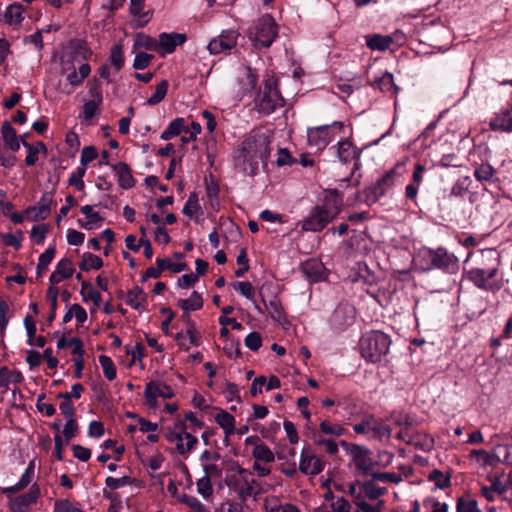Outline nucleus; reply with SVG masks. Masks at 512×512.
<instances>
[{"label": "nucleus", "mask_w": 512, "mask_h": 512, "mask_svg": "<svg viewBox=\"0 0 512 512\" xmlns=\"http://www.w3.org/2000/svg\"><path fill=\"white\" fill-rule=\"evenodd\" d=\"M103 102L96 100H88L83 105L82 115L85 120H91L99 111V107Z\"/></svg>", "instance_id": "13d9d810"}, {"label": "nucleus", "mask_w": 512, "mask_h": 512, "mask_svg": "<svg viewBox=\"0 0 512 512\" xmlns=\"http://www.w3.org/2000/svg\"><path fill=\"white\" fill-rule=\"evenodd\" d=\"M113 170L118 177L119 185L124 189H129L134 186V178L131 169L124 162H119L113 166Z\"/></svg>", "instance_id": "cd10ccee"}, {"label": "nucleus", "mask_w": 512, "mask_h": 512, "mask_svg": "<svg viewBox=\"0 0 512 512\" xmlns=\"http://www.w3.org/2000/svg\"><path fill=\"white\" fill-rule=\"evenodd\" d=\"M215 421L224 430L227 436L235 432V419L230 413L226 411L218 413L215 416Z\"/></svg>", "instance_id": "72a5a7b5"}, {"label": "nucleus", "mask_w": 512, "mask_h": 512, "mask_svg": "<svg viewBox=\"0 0 512 512\" xmlns=\"http://www.w3.org/2000/svg\"><path fill=\"white\" fill-rule=\"evenodd\" d=\"M197 492L203 498H209L212 495L213 487L208 476H203L197 481Z\"/></svg>", "instance_id": "052dcab7"}, {"label": "nucleus", "mask_w": 512, "mask_h": 512, "mask_svg": "<svg viewBox=\"0 0 512 512\" xmlns=\"http://www.w3.org/2000/svg\"><path fill=\"white\" fill-rule=\"evenodd\" d=\"M1 134L5 148L13 152L18 151L20 148V143L23 144V141H25L22 136L17 135L16 130L8 121L3 123Z\"/></svg>", "instance_id": "4be33fe9"}, {"label": "nucleus", "mask_w": 512, "mask_h": 512, "mask_svg": "<svg viewBox=\"0 0 512 512\" xmlns=\"http://www.w3.org/2000/svg\"><path fill=\"white\" fill-rule=\"evenodd\" d=\"M239 33L233 29L223 30L222 33L213 38L207 45L211 54H220L222 52L230 51L235 47Z\"/></svg>", "instance_id": "9b49d317"}, {"label": "nucleus", "mask_w": 512, "mask_h": 512, "mask_svg": "<svg viewBox=\"0 0 512 512\" xmlns=\"http://www.w3.org/2000/svg\"><path fill=\"white\" fill-rule=\"evenodd\" d=\"M495 450L502 455L501 462L506 465H512V445L511 444H496Z\"/></svg>", "instance_id": "69168bd1"}, {"label": "nucleus", "mask_w": 512, "mask_h": 512, "mask_svg": "<svg viewBox=\"0 0 512 512\" xmlns=\"http://www.w3.org/2000/svg\"><path fill=\"white\" fill-rule=\"evenodd\" d=\"M58 398L63 399L59 409L66 419H72L75 416V408L67 394H58Z\"/></svg>", "instance_id": "5fc2aeb1"}, {"label": "nucleus", "mask_w": 512, "mask_h": 512, "mask_svg": "<svg viewBox=\"0 0 512 512\" xmlns=\"http://www.w3.org/2000/svg\"><path fill=\"white\" fill-rule=\"evenodd\" d=\"M344 124L335 121L332 124L308 128L307 139L310 147L323 150L336 135L343 133Z\"/></svg>", "instance_id": "39448f33"}, {"label": "nucleus", "mask_w": 512, "mask_h": 512, "mask_svg": "<svg viewBox=\"0 0 512 512\" xmlns=\"http://www.w3.org/2000/svg\"><path fill=\"white\" fill-rule=\"evenodd\" d=\"M373 480L381 481V482H390V483H399L402 481L401 475L395 472H373L372 473Z\"/></svg>", "instance_id": "e2e57ef3"}, {"label": "nucleus", "mask_w": 512, "mask_h": 512, "mask_svg": "<svg viewBox=\"0 0 512 512\" xmlns=\"http://www.w3.org/2000/svg\"><path fill=\"white\" fill-rule=\"evenodd\" d=\"M260 493L261 486L253 474H251L234 494L238 500L246 502L251 497L256 499Z\"/></svg>", "instance_id": "6ab92c4d"}, {"label": "nucleus", "mask_w": 512, "mask_h": 512, "mask_svg": "<svg viewBox=\"0 0 512 512\" xmlns=\"http://www.w3.org/2000/svg\"><path fill=\"white\" fill-rule=\"evenodd\" d=\"M256 104L259 111L266 115L273 113L276 108L283 106L284 99L277 90L276 83L273 80L265 82L258 95Z\"/></svg>", "instance_id": "6e6552de"}, {"label": "nucleus", "mask_w": 512, "mask_h": 512, "mask_svg": "<svg viewBox=\"0 0 512 512\" xmlns=\"http://www.w3.org/2000/svg\"><path fill=\"white\" fill-rule=\"evenodd\" d=\"M362 486L365 495L370 499H377L386 492V488L377 487L371 481L364 482Z\"/></svg>", "instance_id": "0e129e2a"}, {"label": "nucleus", "mask_w": 512, "mask_h": 512, "mask_svg": "<svg viewBox=\"0 0 512 512\" xmlns=\"http://www.w3.org/2000/svg\"><path fill=\"white\" fill-rule=\"evenodd\" d=\"M177 305L184 311V313L188 317V313L190 311H196L202 308L203 299L201 294H199L197 291H193L189 298L179 299L177 301Z\"/></svg>", "instance_id": "c756f323"}, {"label": "nucleus", "mask_w": 512, "mask_h": 512, "mask_svg": "<svg viewBox=\"0 0 512 512\" xmlns=\"http://www.w3.org/2000/svg\"><path fill=\"white\" fill-rule=\"evenodd\" d=\"M482 257L486 258L488 263L467 271L466 278L481 290L499 291L502 287L501 281L496 279L500 265L499 255L495 250L489 249L482 252Z\"/></svg>", "instance_id": "7ed1b4c3"}, {"label": "nucleus", "mask_w": 512, "mask_h": 512, "mask_svg": "<svg viewBox=\"0 0 512 512\" xmlns=\"http://www.w3.org/2000/svg\"><path fill=\"white\" fill-rule=\"evenodd\" d=\"M489 128L495 132H512V105L496 113L489 121Z\"/></svg>", "instance_id": "dca6fc26"}, {"label": "nucleus", "mask_w": 512, "mask_h": 512, "mask_svg": "<svg viewBox=\"0 0 512 512\" xmlns=\"http://www.w3.org/2000/svg\"><path fill=\"white\" fill-rule=\"evenodd\" d=\"M24 377L22 373L6 366L0 367V389H8L10 384L22 383Z\"/></svg>", "instance_id": "bb28decb"}, {"label": "nucleus", "mask_w": 512, "mask_h": 512, "mask_svg": "<svg viewBox=\"0 0 512 512\" xmlns=\"http://www.w3.org/2000/svg\"><path fill=\"white\" fill-rule=\"evenodd\" d=\"M393 43V38L389 35H368L366 36V45L371 50L385 51Z\"/></svg>", "instance_id": "7c9ffc66"}, {"label": "nucleus", "mask_w": 512, "mask_h": 512, "mask_svg": "<svg viewBox=\"0 0 512 512\" xmlns=\"http://www.w3.org/2000/svg\"><path fill=\"white\" fill-rule=\"evenodd\" d=\"M456 512H480V510L478 509L477 501H464L462 499H459L457 503Z\"/></svg>", "instance_id": "774afa93"}, {"label": "nucleus", "mask_w": 512, "mask_h": 512, "mask_svg": "<svg viewBox=\"0 0 512 512\" xmlns=\"http://www.w3.org/2000/svg\"><path fill=\"white\" fill-rule=\"evenodd\" d=\"M81 295L84 301L91 300L96 306L101 303L100 293L88 281L81 282Z\"/></svg>", "instance_id": "e433bc0d"}, {"label": "nucleus", "mask_w": 512, "mask_h": 512, "mask_svg": "<svg viewBox=\"0 0 512 512\" xmlns=\"http://www.w3.org/2000/svg\"><path fill=\"white\" fill-rule=\"evenodd\" d=\"M324 468L322 460L311 454L308 450H302L300 456L299 469L306 475L319 474Z\"/></svg>", "instance_id": "f3484780"}, {"label": "nucleus", "mask_w": 512, "mask_h": 512, "mask_svg": "<svg viewBox=\"0 0 512 512\" xmlns=\"http://www.w3.org/2000/svg\"><path fill=\"white\" fill-rule=\"evenodd\" d=\"M471 456L475 457L478 461L482 460L485 466H495L496 463L501 462V455L497 452L496 454H489L485 450H472Z\"/></svg>", "instance_id": "58836bf2"}, {"label": "nucleus", "mask_w": 512, "mask_h": 512, "mask_svg": "<svg viewBox=\"0 0 512 512\" xmlns=\"http://www.w3.org/2000/svg\"><path fill=\"white\" fill-rule=\"evenodd\" d=\"M353 461L357 469L364 475H372L376 462L371 458L368 449L357 448L353 454Z\"/></svg>", "instance_id": "aec40b11"}, {"label": "nucleus", "mask_w": 512, "mask_h": 512, "mask_svg": "<svg viewBox=\"0 0 512 512\" xmlns=\"http://www.w3.org/2000/svg\"><path fill=\"white\" fill-rule=\"evenodd\" d=\"M99 362L105 378L109 381L114 380L116 378V367L112 359L106 355H101L99 356Z\"/></svg>", "instance_id": "79ce46f5"}, {"label": "nucleus", "mask_w": 512, "mask_h": 512, "mask_svg": "<svg viewBox=\"0 0 512 512\" xmlns=\"http://www.w3.org/2000/svg\"><path fill=\"white\" fill-rule=\"evenodd\" d=\"M48 232V226L45 224L36 225L31 230V238L36 244H42Z\"/></svg>", "instance_id": "338daca9"}, {"label": "nucleus", "mask_w": 512, "mask_h": 512, "mask_svg": "<svg viewBox=\"0 0 512 512\" xmlns=\"http://www.w3.org/2000/svg\"><path fill=\"white\" fill-rule=\"evenodd\" d=\"M86 173V167L83 165H80L75 172L71 174V176L68 179V183L71 186H74L78 191H81L84 189V181L83 177Z\"/></svg>", "instance_id": "8fccbe9b"}, {"label": "nucleus", "mask_w": 512, "mask_h": 512, "mask_svg": "<svg viewBox=\"0 0 512 512\" xmlns=\"http://www.w3.org/2000/svg\"><path fill=\"white\" fill-rule=\"evenodd\" d=\"M277 36L275 20L270 15H264L256 23L250 38L256 47L268 48Z\"/></svg>", "instance_id": "0eeeda50"}, {"label": "nucleus", "mask_w": 512, "mask_h": 512, "mask_svg": "<svg viewBox=\"0 0 512 512\" xmlns=\"http://www.w3.org/2000/svg\"><path fill=\"white\" fill-rule=\"evenodd\" d=\"M74 273V267L69 258H62L49 277L51 285H56L62 280L70 278Z\"/></svg>", "instance_id": "b1692460"}, {"label": "nucleus", "mask_w": 512, "mask_h": 512, "mask_svg": "<svg viewBox=\"0 0 512 512\" xmlns=\"http://www.w3.org/2000/svg\"><path fill=\"white\" fill-rule=\"evenodd\" d=\"M494 171V168L490 164H481L475 169L474 176L480 182L488 181L492 178Z\"/></svg>", "instance_id": "bf43d9fd"}, {"label": "nucleus", "mask_w": 512, "mask_h": 512, "mask_svg": "<svg viewBox=\"0 0 512 512\" xmlns=\"http://www.w3.org/2000/svg\"><path fill=\"white\" fill-rule=\"evenodd\" d=\"M272 136L265 131H252L234 154V167L247 176H255L259 166H266L271 153Z\"/></svg>", "instance_id": "f257e3e1"}, {"label": "nucleus", "mask_w": 512, "mask_h": 512, "mask_svg": "<svg viewBox=\"0 0 512 512\" xmlns=\"http://www.w3.org/2000/svg\"><path fill=\"white\" fill-rule=\"evenodd\" d=\"M354 308L349 305L338 306L331 317V324L337 330H343L354 320Z\"/></svg>", "instance_id": "a211bd4d"}, {"label": "nucleus", "mask_w": 512, "mask_h": 512, "mask_svg": "<svg viewBox=\"0 0 512 512\" xmlns=\"http://www.w3.org/2000/svg\"><path fill=\"white\" fill-rule=\"evenodd\" d=\"M373 435L378 438H389L391 434L390 427L384 422L377 420L375 417L373 418L372 430Z\"/></svg>", "instance_id": "4d7b16f0"}, {"label": "nucleus", "mask_w": 512, "mask_h": 512, "mask_svg": "<svg viewBox=\"0 0 512 512\" xmlns=\"http://www.w3.org/2000/svg\"><path fill=\"white\" fill-rule=\"evenodd\" d=\"M147 295L144 290L135 286L130 289L125 297V303L135 310H143L146 307Z\"/></svg>", "instance_id": "a878e982"}, {"label": "nucleus", "mask_w": 512, "mask_h": 512, "mask_svg": "<svg viewBox=\"0 0 512 512\" xmlns=\"http://www.w3.org/2000/svg\"><path fill=\"white\" fill-rule=\"evenodd\" d=\"M232 287L245 298L253 300L255 289L250 282L236 281L232 283Z\"/></svg>", "instance_id": "603ef678"}, {"label": "nucleus", "mask_w": 512, "mask_h": 512, "mask_svg": "<svg viewBox=\"0 0 512 512\" xmlns=\"http://www.w3.org/2000/svg\"><path fill=\"white\" fill-rule=\"evenodd\" d=\"M23 146L28 151V154L25 158V163L27 166L34 165L36 163V161L38 160V157H37V154L39 153L38 147H40L42 150H44L46 152V147L42 142H38L37 146H34V145L27 143L26 141H23Z\"/></svg>", "instance_id": "a18cd8bd"}, {"label": "nucleus", "mask_w": 512, "mask_h": 512, "mask_svg": "<svg viewBox=\"0 0 512 512\" xmlns=\"http://www.w3.org/2000/svg\"><path fill=\"white\" fill-rule=\"evenodd\" d=\"M251 474L252 472L236 465L232 467L230 472L226 475L225 483L230 491L235 493Z\"/></svg>", "instance_id": "412c9836"}, {"label": "nucleus", "mask_w": 512, "mask_h": 512, "mask_svg": "<svg viewBox=\"0 0 512 512\" xmlns=\"http://www.w3.org/2000/svg\"><path fill=\"white\" fill-rule=\"evenodd\" d=\"M165 262H166V259H160V258H158V259L156 260L157 267H156V268H154V267H149V268L145 271L144 275L142 276L141 281H142V282H145V281H147L149 278H154V279L159 278V277L161 276L162 272H163V271H164V269H165Z\"/></svg>", "instance_id": "6e6d98bb"}, {"label": "nucleus", "mask_w": 512, "mask_h": 512, "mask_svg": "<svg viewBox=\"0 0 512 512\" xmlns=\"http://www.w3.org/2000/svg\"><path fill=\"white\" fill-rule=\"evenodd\" d=\"M330 150L334 151L339 161L342 162L343 164H347L352 161L354 162L351 175H353V173L359 169L360 152L348 139L344 138L339 140L336 145L330 148Z\"/></svg>", "instance_id": "9d476101"}, {"label": "nucleus", "mask_w": 512, "mask_h": 512, "mask_svg": "<svg viewBox=\"0 0 512 512\" xmlns=\"http://www.w3.org/2000/svg\"><path fill=\"white\" fill-rule=\"evenodd\" d=\"M103 267V260L90 252L82 255V261L79 263V268L82 271H89L90 269L98 270Z\"/></svg>", "instance_id": "473e14b6"}, {"label": "nucleus", "mask_w": 512, "mask_h": 512, "mask_svg": "<svg viewBox=\"0 0 512 512\" xmlns=\"http://www.w3.org/2000/svg\"><path fill=\"white\" fill-rule=\"evenodd\" d=\"M65 345H73L72 354L75 355L73 362L75 365V376L76 378H80L82 376V371L84 369V349L83 342L77 338L66 339L65 337H61L57 341V348L62 349L65 348Z\"/></svg>", "instance_id": "ddd939ff"}, {"label": "nucleus", "mask_w": 512, "mask_h": 512, "mask_svg": "<svg viewBox=\"0 0 512 512\" xmlns=\"http://www.w3.org/2000/svg\"><path fill=\"white\" fill-rule=\"evenodd\" d=\"M342 206L343 196L338 190L326 191L322 203L314 206L308 216L302 220V230L309 232L322 231L338 216Z\"/></svg>", "instance_id": "f03ea898"}, {"label": "nucleus", "mask_w": 512, "mask_h": 512, "mask_svg": "<svg viewBox=\"0 0 512 512\" xmlns=\"http://www.w3.org/2000/svg\"><path fill=\"white\" fill-rule=\"evenodd\" d=\"M144 395L148 405L154 407L157 397L169 399L174 396V392L172 388L164 382L151 381L146 385Z\"/></svg>", "instance_id": "4468645a"}, {"label": "nucleus", "mask_w": 512, "mask_h": 512, "mask_svg": "<svg viewBox=\"0 0 512 512\" xmlns=\"http://www.w3.org/2000/svg\"><path fill=\"white\" fill-rule=\"evenodd\" d=\"M390 337L377 330L365 333L359 342L361 356L368 362L377 363L388 353Z\"/></svg>", "instance_id": "20e7f679"}, {"label": "nucleus", "mask_w": 512, "mask_h": 512, "mask_svg": "<svg viewBox=\"0 0 512 512\" xmlns=\"http://www.w3.org/2000/svg\"><path fill=\"white\" fill-rule=\"evenodd\" d=\"M186 40V34L183 33H161L159 35V54L164 56L174 52L175 49L184 44Z\"/></svg>", "instance_id": "2eb2a0df"}, {"label": "nucleus", "mask_w": 512, "mask_h": 512, "mask_svg": "<svg viewBox=\"0 0 512 512\" xmlns=\"http://www.w3.org/2000/svg\"><path fill=\"white\" fill-rule=\"evenodd\" d=\"M24 9L19 3L9 5L4 13L5 22L9 25H18L23 19Z\"/></svg>", "instance_id": "2f4dec72"}, {"label": "nucleus", "mask_w": 512, "mask_h": 512, "mask_svg": "<svg viewBox=\"0 0 512 512\" xmlns=\"http://www.w3.org/2000/svg\"><path fill=\"white\" fill-rule=\"evenodd\" d=\"M109 59L118 71L124 66L125 58L122 45L116 44L112 47Z\"/></svg>", "instance_id": "de8ad7c7"}, {"label": "nucleus", "mask_w": 512, "mask_h": 512, "mask_svg": "<svg viewBox=\"0 0 512 512\" xmlns=\"http://www.w3.org/2000/svg\"><path fill=\"white\" fill-rule=\"evenodd\" d=\"M373 86L382 92L396 93L397 91L393 75L389 72H385L378 80L374 82Z\"/></svg>", "instance_id": "c9c22d12"}, {"label": "nucleus", "mask_w": 512, "mask_h": 512, "mask_svg": "<svg viewBox=\"0 0 512 512\" xmlns=\"http://www.w3.org/2000/svg\"><path fill=\"white\" fill-rule=\"evenodd\" d=\"M81 212L87 217L88 221L86 223H82L81 226L86 229H91L92 225L100 222L102 217L98 212L93 211V207L91 205H84L81 207Z\"/></svg>", "instance_id": "09e8293b"}, {"label": "nucleus", "mask_w": 512, "mask_h": 512, "mask_svg": "<svg viewBox=\"0 0 512 512\" xmlns=\"http://www.w3.org/2000/svg\"><path fill=\"white\" fill-rule=\"evenodd\" d=\"M136 44L140 47L155 51L159 54V39H155L144 34H139L137 36Z\"/></svg>", "instance_id": "3c124183"}, {"label": "nucleus", "mask_w": 512, "mask_h": 512, "mask_svg": "<svg viewBox=\"0 0 512 512\" xmlns=\"http://www.w3.org/2000/svg\"><path fill=\"white\" fill-rule=\"evenodd\" d=\"M186 430L185 421L178 420L172 427L168 428L166 433V439L170 443H175V448L181 455L191 452L198 443V439Z\"/></svg>", "instance_id": "423d86ee"}, {"label": "nucleus", "mask_w": 512, "mask_h": 512, "mask_svg": "<svg viewBox=\"0 0 512 512\" xmlns=\"http://www.w3.org/2000/svg\"><path fill=\"white\" fill-rule=\"evenodd\" d=\"M265 512H301L294 504L281 503L277 497H267L264 501Z\"/></svg>", "instance_id": "c85d7f7f"}, {"label": "nucleus", "mask_w": 512, "mask_h": 512, "mask_svg": "<svg viewBox=\"0 0 512 512\" xmlns=\"http://www.w3.org/2000/svg\"><path fill=\"white\" fill-rule=\"evenodd\" d=\"M91 67L88 63H83L78 68V71L71 63H63L62 73L66 74V80L70 85L71 89L67 93H71L74 88L80 86L83 81L89 76Z\"/></svg>", "instance_id": "f8f14e48"}, {"label": "nucleus", "mask_w": 512, "mask_h": 512, "mask_svg": "<svg viewBox=\"0 0 512 512\" xmlns=\"http://www.w3.org/2000/svg\"><path fill=\"white\" fill-rule=\"evenodd\" d=\"M168 90V81L162 80L155 89V92L151 97L147 99V104L150 106H154L160 103L166 96Z\"/></svg>", "instance_id": "37998d69"}, {"label": "nucleus", "mask_w": 512, "mask_h": 512, "mask_svg": "<svg viewBox=\"0 0 512 512\" xmlns=\"http://www.w3.org/2000/svg\"><path fill=\"white\" fill-rule=\"evenodd\" d=\"M428 480L434 482L435 488L437 489H445L448 487V474H443L438 469H434L428 474Z\"/></svg>", "instance_id": "864d4df0"}, {"label": "nucleus", "mask_w": 512, "mask_h": 512, "mask_svg": "<svg viewBox=\"0 0 512 512\" xmlns=\"http://www.w3.org/2000/svg\"><path fill=\"white\" fill-rule=\"evenodd\" d=\"M320 430L324 434L334 436H342L345 433V429L342 426L338 424H332L326 420L320 423Z\"/></svg>", "instance_id": "680f3d73"}, {"label": "nucleus", "mask_w": 512, "mask_h": 512, "mask_svg": "<svg viewBox=\"0 0 512 512\" xmlns=\"http://www.w3.org/2000/svg\"><path fill=\"white\" fill-rule=\"evenodd\" d=\"M38 490H30L10 501V509L12 512H29L31 504L35 503L38 499Z\"/></svg>", "instance_id": "5701e85b"}, {"label": "nucleus", "mask_w": 512, "mask_h": 512, "mask_svg": "<svg viewBox=\"0 0 512 512\" xmlns=\"http://www.w3.org/2000/svg\"><path fill=\"white\" fill-rule=\"evenodd\" d=\"M55 248L54 247H48L40 256L38 259L37 264V275L40 277L42 276L43 272L47 269L51 261L53 260L55 256Z\"/></svg>", "instance_id": "ea45409f"}, {"label": "nucleus", "mask_w": 512, "mask_h": 512, "mask_svg": "<svg viewBox=\"0 0 512 512\" xmlns=\"http://www.w3.org/2000/svg\"><path fill=\"white\" fill-rule=\"evenodd\" d=\"M252 456L256 461H263L265 463H271L275 459L272 450L263 443L255 444L252 451Z\"/></svg>", "instance_id": "f704fd0d"}, {"label": "nucleus", "mask_w": 512, "mask_h": 512, "mask_svg": "<svg viewBox=\"0 0 512 512\" xmlns=\"http://www.w3.org/2000/svg\"><path fill=\"white\" fill-rule=\"evenodd\" d=\"M52 202V197L50 194H44L40 199L37 207H32L27 210V213H31L33 211H37L35 214L36 218L45 219L50 212V203Z\"/></svg>", "instance_id": "4c0bfd02"}, {"label": "nucleus", "mask_w": 512, "mask_h": 512, "mask_svg": "<svg viewBox=\"0 0 512 512\" xmlns=\"http://www.w3.org/2000/svg\"><path fill=\"white\" fill-rule=\"evenodd\" d=\"M403 165L397 164L394 168L388 171L381 177L375 185L371 186L366 192L368 202L375 203L382 197L389 189H391L402 176L401 170Z\"/></svg>", "instance_id": "1a4fd4ad"}, {"label": "nucleus", "mask_w": 512, "mask_h": 512, "mask_svg": "<svg viewBox=\"0 0 512 512\" xmlns=\"http://www.w3.org/2000/svg\"><path fill=\"white\" fill-rule=\"evenodd\" d=\"M201 211L199 205L198 195L195 192L190 193L188 200L183 207V214L188 217H193Z\"/></svg>", "instance_id": "a19ab883"}, {"label": "nucleus", "mask_w": 512, "mask_h": 512, "mask_svg": "<svg viewBox=\"0 0 512 512\" xmlns=\"http://www.w3.org/2000/svg\"><path fill=\"white\" fill-rule=\"evenodd\" d=\"M472 183V180L470 178V176H463V177H459L457 179V181L454 183L451 191H450V194L452 195H455V196H463L464 194H466L468 192V189L470 187Z\"/></svg>", "instance_id": "49530a36"}, {"label": "nucleus", "mask_w": 512, "mask_h": 512, "mask_svg": "<svg viewBox=\"0 0 512 512\" xmlns=\"http://www.w3.org/2000/svg\"><path fill=\"white\" fill-rule=\"evenodd\" d=\"M178 500L190 507L192 512H209L208 508L194 496L182 494Z\"/></svg>", "instance_id": "c03bdc74"}, {"label": "nucleus", "mask_w": 512, "mask_h": 512, "mask_svg": "<svg viewBox=\"0 0 512 512\" xmlns=\"http://www.w3.org/2000/svg\"><path fill=\"white\" fill-rule=\"evenodd\" d=\"M324 266L315 259H310L302 263L301 271L310 282H318L324 278Z\"/></svg>", "instance_id": "393cba45"}]
</instances>
